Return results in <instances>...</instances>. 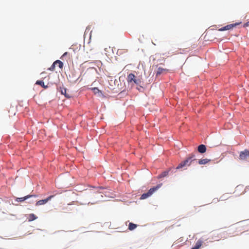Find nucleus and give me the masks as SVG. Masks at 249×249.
<instances>
[{"label":"nucleus","mask_w":249,"mask_h":249,"mask_svg":"<svg viewBox=\"0 0 249 249\" xmlns=\"http://www.w3.org/2000/svg\"><path fill=\"white\" fill-rule=\"evenodd\" d=\"M229 198V197L227 194H224L219 198V201H224L227 200Z\"/></svg>","instance_id":"nucleus-17"},{"label":"nucleus","mask_w":249,"mask_h":249,"mask_svg":"<svg viewBox=\"0 0 249 249\" xmlns=\"http://www.w3.org/2000/svg\"><path fill=\"white\" fill-rule=\"evenodd\" d=\"M92 90L95 93L101 92V91L97 88H94L92 89Z\"/></svg>","instance_id":"nucleus-21"},{"label":"nucleus","mask_w":249,"mask_h":249,"mask_svg":"<svg viewBox=\"0 0 249 249\" xmlns=\"http://www.w3.org/2000/svg\"><path fill=\"white\" fill-rule=\"evenodd\" d=\"M58 64V67L62 69L63 67V63L60 60H57L54 61L52 66L48 69V70L51 71H54L55 70V66Z\"/></svg>","instance_id":"nucleus-4"},{"label":"nucleus","mask_w":249,"mask_h":249,"mask_svg":"<svg viewBox=\"0 0 249 249\" xmlns=\"http://www.w3.org/2000/svg\"><path fill=\"white\" fill-rule=\"evenodd\" d=\"M198 151L200 153H204L206 151V147L204 144H200L198 146Z\"/></svg>","instance_id":"nucleus-10"},{"label":"nucleus","mask_w":249,"mask_h":249,"mask_svg":"<svg viewBox=\"0 0 249 249\" xmlns=\"http://www.w3.org/2000/svg\"><path fill=\"white\" fill-rule=\"evenodd\" d=\"M161 186V184H159L156 187H154L149 190L146 193L143 194L140 198L141 199H145L150 196L156 191L159 189Z\"/></svg>","instance_id":"nucleus-3"},{"label":"nucleus","mask_w":249,"mask_h":249,"mask_svg":"<svg viewBox=\"0 0 249 249\" xmlns=\"http://www.w3.org/2000/svg\"><path fill=\"white\" fill-rule=\"evenodd\" d=\"M249 26V21L245 23L244 25V27H248Z\"/></svg>","instance_id":"nucleus-23"},{"label":"nucleus","mask_w":249,"mask_h":249,"mask_svg":"<svg viewBox=\"0 0 249 249\" xmlns=\"http://www.w3.org/2000/svg\"><path fill=\"white\" fill-rule=\"evenodd\" d=\"M203 242L201 240H198L196 243L195 246L192 248L191 249H199L200 247L202 246Z\"/></svg>","instance_id":"nucleus-11"},{"label":"nucleus","mask_w":249,"mask_h":249,"mask_svg":"<svg viewBox=\"0 0 249 249\" xmlns=\"http://www.w3.org/2000/svg\"><path fill=\"white\" fill-rule=\"evenodd\" d=\"M168 172H169V171H165V172L162 173L161 174H160L159 176V178H161L166 177L168 174Z\"/></svg>","instance_id":"nucleus-20"},{"label":"nucleus","mask_w":249,"mask_h":249,"mask_svg":"<svg viewBox=\"0 0 249 249\" xmlns=\"http://www.w3.org/2000/svg\"><path fill=\"white\" fill-rule=\"evenodd\" d=\"M249 159V151L245 150L239 154V159L241 160H247Z\"/></svg>","instance_id":"nucleus-5"},{"label":"nucleus","mask_w":249,"mask_h":249,"mask_svg":"<svg viewBox=\"0 0 249 249\" xmlns=\"http://www.w3.org/2000/svg\"><path fill=\"white\" fill-rule=\"evenodd\" d=\"M32 196H36L28 195V196H25L24 197H23L17 198V201H18V202H22V201H23L26 200L28 198H30V197H32Z\"/></svg>","instance_id":"nucleus-12"},{"label":"nucleus","mask_w":249,"mask_h":249,"mask_svg":"<svg viewBox=\"0 0 249 249\" xmlns=\"http://www.w3.org/2000/svg\"><path fill=\"white\" fill-rule=\"evenodd\" d=\"M37 216H36L34 213H31L29 214L28 219L29 221H32L37 219Z\"/></svg>","instance_id":"nucleus-15"},{"label":"nucleus","mask_w":249,"mask_h":249,"mask_svg":"<svg viewBox=\"0 0 249 249\" xmlns=\"http://www.w3.org/2000/svg\"><path fill=\"white\" fill-rule=\"evenodd\" d=\"M142 76H136L132 73H129L126 78L127 82L131 85H140L142 83Z\"/></svg>","instance_id":"nucleus-1"},{"label":"nucleus","mask_w":249,"mask_h":249,"mask_svg":"<svg viewBox=\"0 0 249 249\" xmlns=\"http://www.w3.org/2000/svg\"><path fill=\"white\" fill-rule=\"evenodd\" d=\"M243 228V226L241 225V224H238L233 227L231 230L233 231V233H234L235 232H241L242 231L245 230Z\"/></svg>","instance_id":"nucleus-8"},{"label":"nucleus","mask_w":249,"mask_h":249,"mask_svg":"<svg viewBox=\"0 0 249 249\" xmlns=\"http://www.w3.org/2000/svg\"><path fill=\"white\" fill-rule=\"evenodd\" d=\"M168 70L166 69H164L161 67L158 68L157 71L156 72V76L160 75L161 74H164L168 72Z\"/></svg>","instance_id":"nucleus-9"},{"label":"nucleus","mask_w":249,"mask_h":249,"mask_svg":"<svg viewBox=\"0 0 249 249\" xmlns=\"http://www.w3.org/2000/svg\"><path fill=\"white\" fill-rule=\"evenodd\" d=\"M53 196H54L53 195H52V196H48L47 198H46L45 199L39 200L36 202V205L39 206V205L45 204L46 203H47L48 202V201L50 200L53 197Z\"/></svg>","instance_id":"nucleus-6"},{"label":"nucleus","mask_w":249,"mask_h":249,"mask_svg":"<svg viewBox=\"0 0 249 249\" xmlns=\"http://www.w3.org/2000/svg\"><path fill=\"white\" fill-rule=\"evenodd\" d=\"M101 193H102V192H99V193H96L95 194V198H97L98 199L96 201V202L97 201H100V198L101 197H103V196L101 194Z\"/></svg>","instance_id":"nucleus-18"},{"label":"nucleus","mask_w":249,"mask_h":249,"mask_svg":"<svg viewBox=\"0 0 249 249\" xmlns=\"http://www.w3.org/2000/svg\"><path fill=\"white\" fill-rule=\"evenodd\" d=\"M36 84L39 85L41 86L42 87H43L45 89H46L48 88V86L47 85H45L43 81L37 80L36 82Z\"/></svg>","instance_id":"nucleus-13"},{"label":"nucleus","mask_w":249,"mask_h":249,"mask_svg":"<svg viewBox=\"0 0 249 249\" xmlns=\"http://www.w3.org/2000/svg\"><path fill=\"white\" fill-rule=\"evenodd\" d=\"M61 93L68 98L71 97V96L67 93V89H63L61 90Z\"/></svg>","instance_id":"nucleus-19"},{"label":"nucleus","mask_w":249,"mask_h":249,"mask_svg":"<svg viewBox=\"0 0 249 249\" xmlns=\"http://www.w3.org/2000/svg\"><path fill=\"white\" fill-rule=\"evenodd\" d=\"M211 161V160L208 159H201L198 161V163L199 164H206Z\"/></svg>","instance_id":"nucleus-14"},{"label":"nucleus","mask_w":249,"mask_h":249,"mask_svg":"<svg viewBox=\"0 0 249 249\" xmlns=\"http://www.w3.org/2000/svg\"><path fill=\"white\" fill-rule=\"evenodd\" d=\"M239 23H234V24H229V25H228L225 27H223L222 28H221L220 29H218V31H225V30H230L232 28H233L234 27H235L236 26H237V25H239Z\"/></svg>","instance_id":"nucleus-7"},{"label":"nucleus","mask_w":249,"mask_h":249,"mask_svg":"<svg viewBox=\"0 0 249 249\" xmlns=\"http://www.w3.org/2000/svg\"><path fill=\"white\" fill-rule=\"evenodd\" d=\"M196 160L195 159V155L194 154H191L189 155V156L187 158V159L181 162L178 166L177 167V169H179L184 167L186 166H190L191 164L194 161H196Z\"/></svg>","instance_id":"nucleus-2"},{"label":"nucleus","mask_w":249,"mask_h":249,"mask_svg":"<svg viewBox=\"0 0 249 249\" xmlns=\"http://www.w3.org/2000/svg\"><path fill=\"white\" fill-rule=\"evenodd\" d=\"M69 54L68 52H65L61 56V59H63L64 57H65L66 56H67Z\"/></svg>","instance_id":"nucleus-22"},{"label":"nucleus","mask_w":249,"mask_h":249,"mask_svg":"<svg viewBox=\"0 0 249 249\" xmlns=\"http://www.w3.org/2000/svg\"><path fill=\"white\" fill-rule=\"evenodd\" d=\"M137 227V225L134 224L133 223H129L128 229L130 231H132L135 229Z\"/></svg>","instance_id":"nucleus-16"}]
</instances>
